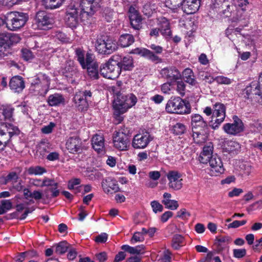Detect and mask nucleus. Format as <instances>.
I'll return each instance as SVG.
<instances>
[{
  "instance_id": "obj_1",
  "label": "nucleus",
  "mask_w": 262,
  "mask_h": 262,
  "mask_svg": "<svg viewBox=\"0 0 262 262\" xmlns=\"http://www.w3.org/2000/svg\"><path fill=\"white\" fill-rule=\"evenodd\" d=\"M137 102V97L133 94L123 95L121 93L116 94L114 101V115L116 118L120 122L123 118L121 114L126 113L129 108L135 105Z\"/></svg>"
},
{
  "instance_id": "obj_2",
  "label": "nucleus",
  "mask_w": 262,
  "mask_h": 262,
  "mask_svg": "<svg viewBox=\"0 0 262 262\" xmlns=\"http://www.w3.org/2000/svg\"><path fill=\"white\" fill-rule=\"evenodd\" d=\"M77 60L83 69H86L90 77L93 79L98 78V63L94 60V57L93 54L88 53L84 57L83 51L80 49L75 50Z\"/></svg>"
},
{
  "instance_id": "obj_3",
  "label": "nucleus",
  "mask_w": 262,
  "mask_h": 262,
  "mask_svg": "<svg viewBox=\"0 0 262 262\" xmlns=\"http://www.w3.org/2000/svg\"><path fill=\"white\" fill-rule=\"evenodd\" d=\"M165 110L168 113L188 114L191 112V106L188 101L179 97H174L167 101Z\"/></svg>"
},
{
  "instance_id": "obj_4",
  "label": "nucleus",
  "mask_w": 262,
  "mask_h": 262,
  "mask_svg": "<svg viewBox=\"0 0 262 262\" xmlns=\"http://www.w3.org/2000/svg\"><path fill=\"white\" fill-rule=\"evenodd\" d=\"M119 44L114 37L111 36H101L97 39L95 48L102 54H110L117 50Z\"/></svg>"
},
{
  "instance_id": "obj_5",
  "label": "nucleus",
  "mask_w": 262,
  "mask_h": 262,
  "mask_svg": "<svg viewBox=\"0 0 262 262\" xmlns=\"http://www.w3.org/2000/svg\"><path fill=\"white\" fill-rule=\"evenodd\" d=\"M120 57L118 55L113 56L109 60L101 66V74L110 79H114L120 74V67L118 66Z\"/></svg>"
},
{
  "instance_id": "obj_6",
  "label": "nucleus",
  "mask_w": 262,
  "mask_h": 262,
  "mask_svg": "<svg viewBox=\"0 0 262 262\" xmlns=\"http://www.w3.org/2000/svg\"><path fill=\"white\" fill-rule=\"evenodd\" d=\"M7 28L12 31H17L24 26L28 20V16L26 13L12 11L7 13Z\"/></svg>"
},
{
  "instance_id": "obj_7",
  "label": "nucleus",
  "mask_w": 262,
  "mask_h": 262,
  "mask_svg": "<svg viewBox=\"0 0 262 262\" xmlns=\"http://www.w3.org/2000/svg\"><path fill=\"white\" fill-rule=\"evenodd\" d=\"M19 134V129L11 123L3 122L0 124V150H3L11 138Z\"/></svg>"
},
{
  "instance_id": "obj_8",
  "label": "nucleus",
  "mask_w": 262,
  "mask_h": 262,
  "mask_svg": "<svg viewBox=\"0 0 262 262\" xmlns=\"http://www.w3.org/2000/svg\"><path fill=\"white\" fill-rule=\"evenodd\" d=\"M20 39L18 34H0V60L9 54V47Z\"/></svg>"
},
{
  "instance_id": "obj_9",
  "label": "nucleus",
  "mask_w": 262,
  "mask_h": 262,
  "mask_svg": "<svg viewBox=\"0 0 262 262\" xmlns=\"http://www.w3.org/2000/svg\"><path fill=\"white\" fill-rule=\"evenodd\" d=\"M226 117V107L223 103L217 102L213 107L212 127L213 129L217 128L224 121Z\"/></svg>"
},
{
  "instance_id": "obj_10",
  "label": "nucleus",
  "mask_w": 262,
  "mask_h": 262,
  "mask_svg": "<svg viewBox=\"0 0 262 262\" xmlns=\"http://www.w3.org/2000/svg\"><path fill=\"white\" fill-rule=\"evenodd\" d=\"M97 5L95 0H76L74 7H77L80 15H92Z\"/></svg>"
},
{
  "instance_id": "obj_11",
  "label": "nucleus",
  "mask_w": 262,
  "mask_h": 262,
  "mask_svg": "<svg viewBox=\"0 0 262 262\" xmlns=\"http://www.w3.org/2000/svg\"><path fill=\"white\" fill-rule=\"evenodd\" d=\"M50 84V79L46 74L39 73L34 81V87L38 94L45 95L48 92Z\"/></svg>"
},
{
  "instance_id": "obj_12",
  "label": "nucleus",
  "mask_w": 262,
  "mask_h": 262,
  "mask_svg": "<svg viewBox=\"0 0 262 262\" xmlns=\"http://www.w3.org/2000/svg\"><path fill=\"white\" fill-rule=\"evenodd\" d=\"M169 188L173 190H180L183 187L182 174L178 171H169L167 174Z\"/></svg>"
},
{
  "instance_id": "obj_13",
  "label": "nucleus",
  "mask_w": 262,
  "mask_h": 262,
  "mask_svg": "<svg viewBox=\"0 0 262 262\" xmlns=\"http://www.w3.org/2000/svg\"><path fill=\"white\" fill-rule=\"evenodd\" d=\"M208 161L210 167L208 174L210 176H219L224 172L225 168L220 157L213 155Z\"/></svg>"
},
{
  "instance_id": "obj_14",
  "label": "nucleus",
  "mask_w": 262,
  "mask_h": 262,
  "mask_svg": "<svg viewBox=\"0 0 262 262\" xmlns=\"http://www.w3.org/2000/svg\"><path fill=\"white\" fill-rule=\"evenodd\" d=\"M234 120L232 123H228L224 125L223 128L224 132L228 135H236L244 129V125L242 121L236 116L233 117Z\"/></svg>"
},
{
  "instance_id": "obj_15",
  "label": "nucleus",
  "mask_w": 262,
  "mask_h": 262,
  "mask_svg": "<svg viewBox=\"0 0 262 262\" xmlns=\"http://www.w3.org/2000/svg\"><path fill=\"white\" fill-rule=\"evenodd\" d=\"M114 147L120 151H126L129 147V140L123 132H115L113 136Z\"/></svg>"
},
{
  "instance_id": "obj_16",
  "label": "nucleus",
  "mask_w": 262,
  "mask_h": 262,
  "mask_svg": "<svg viewBox=\"0 0 262 262\" xmlns=\"http://www.w3.org/2000/svg\"><path fill=\"white\" fill-rule=\"evenodd\" d=\"M82 15L78 11L77 7L71 6L67 10L66 16L67 25L72 30L76 28L78 25L79 18Z\"/></svg>"
},
{
  "instance_id": "obj_17",
  "label": "nucleus",
  "mask_w": 262,
  "mask_h": 262,
  "mask_svg": "<svg viewBox=\"0 0 262 262\" xmlns=\"http://www.w3.org/2000/svg\"><path fill=\"white\" fill-rule=\"evenodd\" d=\"M92 93L90 91H81L77 92L74 97V101L76 106L81 111L87 109L89 106L88 99L91 97Z\"/></svg>"
},
{
  "instance_id": "obj_18",
  "label": "nucleus",
  "mask_w": 262,
  "mask_h": 262,
  "mask_svg": "<svg viewBox=\"0 0 262 262\" xmlns=\"http://www.w3.org/2000/svg\"><path fill=\"white\" fill-rule=\"evenodd\" d=\"M224 9L223 10V14L227 17H231L233 21H240V17L241 14L239 12H237L236 10V5H234L233 0L230 1L225 0Z\"/></svg>"
},
{
  "instance_id": "obj_19",
  "label": "nucleus",
  "mask_w": 262,
  "mask_h": 262,
  "mask_svg": "<svg viewBox=\"0 0 262 262\" xmlns=\"http://www.w3.org/2000/svg\"><path fill=\"white\" fill-rule=\"evenodd\" d=\"M52 23V19L43 11H39L36 13L35 23L33 24L34 29L46 30L48 26Z\"/></svg>"
},
{
  "instance_id": "obj_20",
  "label": "nucleus",
  "mask_w": 262,
  "mask_h": 262,
  "mask_svg": "<svg viewBox=\"0 0 262 262\" xmlns=\"http://www.w3.org/2000/svg\"><path fill=\"white\" fill-rule=\"evenodd\" d=\"M151 140L152 138L147 133L138 134L134 136L132 145L135 149H144L147 146Z\"/></svg>"
},
{
  "instance_id": "obj_21",
  "label": "nucleus",
  "mask_w": 262,
  "mask_h": 262,
  "mask_svg": "<svg viewBox=\"0 0 262 262\" xmlns=\"http://www.w3.org/2000/svg\"><path fill=\"white\" fill-rule=\"evenodd\" d=\"M66 147L70 153L76 154L82 151V141L77 136L70 137L66 141Z\"/></svg>"
},
{
  "instance_id": "obj_22",
  "label": "nucleus",
  "mask_w": 262,
  "mask_h": 262,
  "mask_svg": "<svg viewBox=\"0 0 262 262\" xmlns=\"http://www.w3.org/2000/svg\"><path fill=\"white\" fill-rule=\"evenodd\" d=\"M130 25L136 30H139L142 27V18L139 11L134 7L130 6L128 10Z\"/></svg>"
},
{
  "instance_id": "obj_23",
  "label": "nucleus",
  "mask_w": 262,
  "mask_h": 262,
  "mask_svg": "<svg viewBox=\"0 0 262 262\" xmlns=\"http://www.w3.org/2000/svg\"><path fill=\"white\" fill-rule=\"evenodd\" d=\"M93 148L98 154L105 152V140L102 133L95 134L91 139Z\"/></svg>"
},
{
  "instance_id": "obj_24",
  "label": "nucleus",
  "mask_w": 262,
  "mask_h": 262,
  "mask_svg": "<svg viewBox=\"0 0 262 262\" xmlns=\"http://www.w3.org/2000/svg\"><path fill=\"white\" fill-rule=\"evenodd\" d=\"M14 108L11 104L0 105V121L1 123L14 121Z\"/></svg>"
},
{
  "instance_id": "obj_25",
  "label": "nucleus",
  "mask_w": 262,
  "mask_h": 262,
  "mask_svg": "<svg viewBox=\"0 0 262 262\" xmlns=\"http://www.w3.org/2000/svg\"><path fill=\"white\" fill-rule=\"evenodd\" d=\"M171 25L169 21L164 17L156 19V25L154 27L151 33H171Z\"/></svg>"
},
{
  "instance_id": "obj_26",
  "label": "nucleus",
  "mask_w": 262,
  "mask_h": 262,
  "mask_svg": "<svg viewBox=\"0 0 262 262\" xmlns=\"http://www.w3.org/2000/svg\"><path fill=\"white\" fill-rule=\"evenodd\" d=\"M201 0H183L182 10L187 14H193L199 10Z\"/></svg>"
},
{
  "instance_id": "obj_27",
  "label": "nucleus",
  "mask_w": 262,
  "mask_h": 262,
  "mask_svg": "<svg viewBox=\"0 0 262 262\" xmlns=\"http://www.w3.org/2000/svg\"><path fill=\"white\" fill-rule=\"evenodd\" d=\"M130 53L139 55L142 57L146 58L148 60L155 62H160V58L157 56L155 53L148 49L144 48H137L133 49Z\"/></svg>"
},
{
  "instance_id": "obj_28",
  "label": "nucleus",
  "mask_w": 262,
  "mask_h": 262,
  "mask_svg": "<svg viewBox=\"0 0 262 262\" xmlns=\"http://www.w3.org/2000/svg\"><path fill=\"white\" fill-rule=\"evenodd\" d=\"M101 184L103 190L106 193L112 194L119 191L117 182L111 178L103 180Z\"/></svg>"
},
{
  "instance_id": "obj_29",
  "label": "nucleus",
  "mask_w": 262,
  "mask_h": 262,
  "mask_svg": "<svg viewBox=\"0 0 262 262\" xmlns=\"http://www.w3.org/2000/svg\"><path fill=\"white\" fill-rule=\"evenodd\" d=\"M160 74L163 77L169 80H177L181 79L182 77L181 73L173 67L162 69Z\"/></svg>"
},
{
  "instance_id": "obj_30",
  "label": "nucleus",
  "mask_w": 262,
  "mask_h": 262,
  "mask_svg": "<svg viewBox=\"0 0 262 262\" xmlns=\"http://www.w3.org/2000/svg\"><path fill=\"white\" fill-rule=\"evenodd\" d=\"M191 126L192 130L208 128L207 122L198 114H193L191 115Z\"/></svg>"
},
{
  "instance_id": "obj_31",
  "label": "nucleus",
  "mask_w": 262,
  "mask_h": 262,
  "mask_svg": "<svg viewBox=\"0 0 262 262\" xmlns=\"http://www.w3.org/2000/svg\"><path fill=\"white\" fill-rule=\"evenodd\" d=\"M208 135V128H205L193 130L192 137L196 144H202L207 140Z\"/></svg>"
},
{
  "instance_id": "obj_32",
  "label": "nucleus",
  "mask_w": 262,
  "mask_h": 262,
  "mask_svg": "<svg viewBox=\"0 0 262 262\" xmlns=\"http://www.w3.org/2000/svg\"><path fill=\"white\" fill-rule=\"evenodd\" d=\"M9 86L14 92H21L25 88V83L23 78L18 76L13 77L10 81Z\"/></svg>"
},
{
  "instance_id": "obj_33",
  "label": "nucleus",
  "mask_w": 262,
  "mask_h": 262,
  "mask_svg": "<svg viewBox=\"0 0 262 262\" xmlns=\"http://www.w3.org/2000/svg\"><path fill=\"white\" fill-rule=\"evenodd\" d=\"M246 93L248 97L258 95L262 100V83L258 81L252 82L250 86L247 87Z\"/></svg>"
},
{
  "instance_id": "obj_34",
  "label": "nucleus",
  "mask_w": 262,
  "mask_h": 262,
  "mask_svg": "<svg viewBox=\"0 0 262 262\" xmlns=\"http://www.w3.org/2000/svg\"><path fill=\"white\" fill-rule=\"evenodd\" d=\"M213 145L212 143H207L203 147L200 156V161L202 163H206L213 156Z\"/></svg>"
},
{
  "instance_id": "obj_35",
  "label": "nucleus",
  "mask_w": 262,
  "mask_h": 262,
  "mask_svg": "<svg viewBox=\"0 0 262 262\" xmlns=\"http://www.w3.org/2000/svg\"><path fill=\"white\" fill-rule=\"evenodd\" d=\"M43 187H48L49 190L52 192L53 197H56L59 194V190L58 189V184L53 179L45 178L43 179Z\"/></svg>"
},
{
  "instance_id": "obj_36",
  "label": "nucleus",
  "mask_w": 262,
  "mask_h": 262,
  "mask_svg": "<svg viewBox=\"0 0 262 262\" xmlns=\"http://www.w3.org/2000/svg\"><path fill=\"white\" fill-rule=\"evenodd\" d=\"M171 197L172 195L170 193H164L162 203L164 205L166 208L175 210L179 207V204L178 201L171 200Z\"/></svg>"
},
{
  "instance_id": "obj_37",
  "label": "nucleus",
  "mask_w": 262,
  "mask_h": 262,
  "mask_svg": "<svg viewBox=\"0 0 262 262\" xmlns=\"http://www.w3.org/2000/svg\"><path fill=\"white\" fill-rule=\"evenodd\" d=\"M47 102L49 106H58L64 104L65 99L61 94L55 93L48 97Z\"/></svg>"
},
{
  "instance_id": "obj_38",
  "label": "nucleus",
  "mask_w": 262,
  "mask_h": 262,
  "mask_svg": "<svg viewBox=\"0 0 262 262\" xmlns=\"http://www.w3.org/2000/svg\"><path fill=\"white\" fill-rule=\"evenodd\" d=\"M63 74L65 77L68 78V80L70 82L73 83V77L76 74V69L74 66V62L72 61H69L67 63V66L65 67Z\"/></svg>"
},
{
  "instance_id": "obj_39",
  "label": "nucleus",
  "mask_w": 262,
  "mask_h": 262,
  "mask_svg": "<svg viewBox=\"0 0 262 262\" xmlns=\"http://www.w3.org/2000/svg\"><path fill=\"white\" fill-rule=\"evenodd\" d=\"M118 66L120 67V72L122 70H131L134 67L133 59L130 56H126L123 58H119Z\"/></svg>"
},
{
  "instance_id": "obj_40",
  "label": "nucleus",
  "mask_w": 262,
  "mask_h": 262,
  "mask_svg": "<svg viewBox=\"0 0 262 262\" xmlns=\"http://www.w3.org/2000/svg\"><path fill=\"white\" fill-rule=\"evenodd\" d=\"M235 5H236V10L241 14L240 20L245 18V12L246 11L249 2L248 0H233Z\"/></svg>"
},
{
  "instance_id": "obj_41",
  "label": "nucleus",
  "mask_w": 262,
  "mask_h": 262,
  "mask_svg": "<svg viewBox=\"0 0 262 262\" xmlns=\"http://www.w3.org/2000/svg\"><path fill=\"white\" fill-rule=\"evenodd\" d=\"M135 41L134 38L131 34H123L118 40L119 46L125 48L129 46Z\"/></svg>"
},
{
  "instance_id": "obj_42",
  "label": "nucleus",
  "mask_w": 262,
  "mask_h": 262,
  "mask_svg": "<svg viewBox=\"0 0 262 262\" xmlns=\"http://www.w3.org/2000/svg\"><path fill=\"white\" fill-rule=\"evenodd\" d=\"M24 198L29 201V200H39L42 198V193L40 191L35 190L31 192L28 188L23 189Z\"/></svg>"
},
{
  "instance_id": "obj_43",
  "label": "nucleus",
  "mask_w": 262,
  "mask_h": 262,
  "mask_svg": "<svg viewBox=\"0 0 262 262\" xmlns=\"http://www.w3.org/2000/svg\"><path fill=\"white\" fill-rule=\"evenodd\" d=\"M231 238L229 236H224L218 239L216 242V247L219 252L228 249L229 244L231 242Z\"/></svg>"
},
{
  "instance_id": "obj_44",
  "label": "nucleus",
  "mask_w": 262,
  "mask_h": 262,
  "mask_svg": "<svg viewBox=\"0 0 262 262\" xmlns=\"http://www.w3.org/2000/svg\"><path fill=\"white\" fill-rule=\"evenodd\" d=\"M184 80L191 85H194L196 81L194 78V75L192 71L189 68L185 69L182 73Z\"/></svg>"
},
{
  "instance_id": "obj_45",
  "label": "nucleus",
  "mask_w": 262,
  "mask_h": 262,
  "mask_svg": "<svg viewBox=\"0 0 262 262\" xmlns=\"http://www.w3.org/2000/svg\"><path fill=\"white\" fill-rule=\"evenodd\" d=\"M183 0H165V6L176 12L180 8H182Z\"/></svg>"
},
{
  "instance_id": "obj_46",
  "label": "nucleus",
  "mask_w": 262,
  "mask_h": 262,
  "mask_svg": "<svg viewBox=\"0 0 262 262\" xmlns=\"http://www.w3.org/2000/svg\"><path fill=\"white\" fill-rule=\"evenodd\" d=\"M240 148L239 144L234 141H229L225 144V149L229 153L236 152Z\"/></svg>"
},
{
  "instance_id": "obj_47",
  "label": "nucleus",
  "mask_w": 262,
  "mask_h": 262,
  "mask_svg": "<svg viewBox=\"0 0 262 262\" xmlns=\"http://www.w3.org/2000/svg\"><path fill=\"white\" fill-rule=\"evenodd\" d=\"M156 9L157 7L155 4L148 2L143 6L142 11L144 15L150 17L155 12Z\"/></svg>"
},
{
  "instance_id": "obj_48",
  "label": "nucleus",
  "mask_w": 262,
  "mask_h": 262,
  "mask_svg": "<svg viewBox=\"0 0 262 262\" xmlns=\"http://www.w3.org/2000/svg\"><path fill=\"white\" fill-rule=\"evenodd\" d=\"M224 2L225 0H212L210 6V13H215L217 12L221 8L223 9Z\"/></svg>"
},
{
  "instance_id": "obj_49",
  "label": "nucleus",
  "mask_w": 262,
  "mask_h": 262,
  "mask_svg": "<svg viewBox=\"0 0 262 262\" xmlns=\"http://www.w3.org/2000/svg\"><path fill=\"white\" fill-rule=\"evenodd\" d=\"M28 173L30 175L41 176L47 172V170L40 166H31L27 170Z\"/></svg>"
},
{
  "instance_id": "obj_50",
  "label": "nucleus",
  "mask_w": 262,
  "mask_h": 262,
  "mask_svg": "<svg viewBox=\"0 0 262 262\" xmlns=\"http://www.w3.org/2000/svg\"><path fill=\"white\" fill-rule=\"evenodd\" d=\"M184 237L180 234H176L172 239L171 246L174 249H178L184 245Z\"/></svg>"
},
{
  "instance_id": "obj_51",
  "label": "nucleus",
  "mask_w": 262,
  "mask_h": 262,
  "mask_svg": "<svg viewBox=\"0 0 262 262\" xmlns=\"http://www.w3.org/2000/svg\"><path fill=\"white\" fill-rule=\"evenodd\" d=\"M65 0H43L46 8L56 9L60 7Z\"/></svg>"
},
{
  "instance_id": "obj_52",
  "label": "nucleus",
  "mask_w": 262,
  "mask_h": 262,
  "mask_svg": "<svg viewBox=\"0 0 262 262\" xmlns=\"http://www.w3.org/2000/svg\"><path fill=\"white\" fill-rule=\"evenodd\" d=\"M180 27L185 28L187 31V32L192 33L194 29V24L193 21L190 19L181 20L179 22Z\"/></svg>"
},
{
  "instance_id": "obj_53",
  "label": "nucleus",
  "mask_w": 262,
  "mask_h": 262,
  "mask_svg": "<svg viewBox=\"0 0 262 262\" xmlns=\"http://www.w3.org/2000/svg\"><path fill=\"white\" fill-rule=\"evenodd\" d=\"M186 129V126L184 124L178 122L173 126L172 132L174 134L179 135L184 134Z\"/></svg>"
},
{
  "instance_id": "obj_54",
  "label": "nucleus",
  "mask_w": 262,
  "mask_h": 262,
  "mask_svg": "<svg viewBox=\"0 0 262 262\" xmlns=\"http://www.w3.org/2000/svg\"><path fill=\"white\" fill-rule=\"evenodd\" d=\"M12 208V203L10 200H2L0 204V215L5 213Z\"/></svg>"
},
{
  "instance_id": "obj_55",
  "label": "nucleus",
  "mask_w": 262,
  "mask_h": 262,
  "mask_svg": "<svg viewBox=\"0 0 262 262\" xmlns=\"http://www.w3.org/2000/svg\"><path fill=\"white\" fill-rule=\"evenodd\" d=\"M18 179V176L15 172H10L5 178L4 183L5 184L11 183L13 185L16 183Z\"/></svg>"
},
{
  "instance_id": "obj_56",
  "label": "nucleus",
  "mask_w": 262,
  "mask_h": 262,
  "mask_svg": "<svg viewBox=\"0 0 262 262\" xmlns=\"http://www.w3.org/2000/svg\"><path fill=\"white\" fill-rule=\"evenodd\" d=\"M81 183V180L79 178H73L71 180H69L68 184V189H76L77 190L78 188L80 187L79 185Z\"/></svg>"
},
{
  "instance_id": "obj_57",
  "label": "nucleus",
  "mask_w": 262,
  "mask_h": 262,
  "mask_svg": "<svg viewBox=\"0 0 262 262\" xmlns=\"http://www.w3.org/2000/svg\"><path fill=\"white\" fill-rule=\"evenodd\" d=\"M68 248V244L66 242H62L57 245L55 251L57 254H62L67 252Z\"/></svg>"
},
{
  "instance_id": "obj_58",
  "label": "nucleus",
  "mask_w": 262,
  "mask_h": 262,
  "mask_svg": "<svg viewBox=\"0 0 262 262\" xmlns=\"http://www.w3.org/2000/svg\"><path fill=\"white\" fill-rule=\"evenodd\" d=\"M150 205L153 212L155 213L162 212L163 210V206L158 201H151Z\"/></svg>"
},
{
  "instance_id": "obj_59",
  "label": "nucleus",
  "mask_w": 262,
  "mask_h": 262,
  "mask_svg": "<svg viewBox=\"0 0 262 262\" xmlns=\"http://www.w3.org/2000/svg\"><path fill=\"white\" fill-rule=\"evenodd\" d=\"M190 213L186 209H181L177 212V217L183 220H187L190 216Z\"/></svg>"
},
{
  "instance_id": "obj_60",
  "label": "nucleus",
  "mask_w": 262,
  "mask_h": 262,
  "mask_svg": "<svg viewBox=\"0 0 262 262\" xmlns=\"http://www.w3.org/2000/svg\"><path fill=\"white\" fill-rule=\"evenodd\" d=\"M233 255L236 258H243L246 255V250L245 249H233Z\"/></svg>"
},
{
  "instance_id": "obj_61",
  "label": "nucleus",
  "mask_w": 262,
  "mask_h": 262,
  "mask_svg": "<svg viewBox=\"0 0 262 262\" xmlns=\"http://www.w3.org/2000/svg\"><path fill=\"white\" fill-rule=\"evenodd\" d=\"M171 252L169 250L163 251L162 256L159 259L160 262H171Z\"/></svg>"
},
{
  "instance_id": "obj_62",
  "label": "nucleus",
  "mask_w": 262,
  "mask_h": 262,
  "mask_svg": "<svg viewBox=\"0 0 262 262\" xmlns=\"http://www.w3.org/2000/svg\"><path fill=\"white\" fill-rule=\"evenodd\" d=\"M144 240V236L143 235V233L140 232H136L134 233L131 242L132 243L136 242H142Z\"/></svg>"
},
{
  "instance_id": "obj_63",
  "label": "nucleus",
  "mask_w": 262,
  "mask_h": 262,
  "mask_svg": "<svg viewBox=\"0 0 262 262\" xmlns=\"http://www.w3.org/2000/svg\"><path fill=\"white\" fill-rule=\"evenodd\" d=\"M34 203V201L33 200H29V201L25 202L24 203H21L20 204H18L16 205V208L17 211H22L24 209H28L27 208V206L29 204H33Z\"/></svg>"
},
{
  "instance_id": "obj_64",
  "label": "nucleus",
  "mask_w": 262,
  "mask_h": 262,
  "mask_svg": "<svg viewBox=\"0 0 262 262\" xmlns=\"http://www.w3.org/2000/svg\"><path fill=\"white\" fill-rule=\"evenodd\" d=\"M55 127V124L53 122H50L48 125L43 126L41 129V132L45 134H48L52 132L53 128Z\"/></svg>"
}]
</instances>
